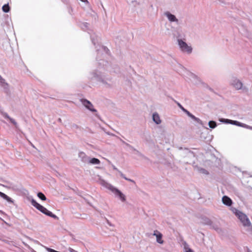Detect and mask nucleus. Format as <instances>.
Here are the masks:
<instances>
[{
    "label": "nucleus",
    "mask_w": 252,
    "mask_h": 252,
    "mask_svg": "<svg viewBox=\"0 0 252 252\" xmlns=\"http://www.w3.org/2000/svg\"><path fill=\"white\" fill-rule=\"evenodd\" d=\"M31 203L34 207L42 213L54 219L57 220L59 219V218L56 215L53 214L51 212L48 211L46 208L38 203L35 200L32 199L31 200Z\"/></svg>",
    "instance_id": "obj_1"
},
{
    "label": "nucleus",
    "mask_w": 252,
    "mask_h": 252,
    "mask_svg": "<svg viewBox=\"0 0 252 252\" xmlns=\"http://www.w3.org/2000/svg\"><path fill=\"white\" fill-rule=\"evenodd\" d=\"M237 215L238 216V218L242 222L244 226H250L251 225V223L248 218L247 216L242 213V212H239L237 213Z\"/></svg>",
    "instance_id": "obj_2"
},
{
    "label": "nucleus",
    "mask_w": 252,
    "mask_h": 252,
    "mask_svg": "<svg viewBox=\"0 0 252 252\" xmlns=\"http://www.w3.org/2000/svg\"><path fill=\"white\" fill-rule=\"evenodd\" d=\"M178 44L182 51L187 52L188 53H190L191 52L192 48L190 46H189L185 42L183 41L182 40L179 39Z\"/></svg>",
    "instance_id": "obj_3"
},
{
    "label": "nucleus",
    "mask_w": 252,
    "mask_h": 252,
    "mask_svg": "<svg viewBox=\"0 0 252 252\" xmlns=\"http://www.w3.org/2000/svg\"><path fill=\"white\" fill-rule=\"evenodd\" d=\"M110 189L116 195L119 196V198L122 201H125L126 197L124 194H123L118 189L112 187Z\"/></svg>",
    "instance_id": "obj_4"
},
{
    "label": "nucleus",
    "mask_w": 252,
    "mask_h": 252,
    "mask_svg": "<svg viewBox=\"0 0 252 252\" xmlns=\"http://www.w3.org/2000/svg\"><path fill=\"white\" fill-rule=\"evenodd\" d=\"M83 105L88 109L92 112H95L96 110L94 108L93 104L89 101L84 99L82 100Z\"/></svg>",
    "instance_id": "obj_5"
},
{
    "label": "nucleus",
    "mask_w": 252,
    "mask_h": 252,
    "mask_svg": "<svg viewBox=\"0 0 252 252\" xmlns=\"http://www.w3.org/2000/svg\"><path fill=\"white\" fill-rule=\"evenodd\" d=\"M153 235L156 236L157 241L159 244H163V241L162 239V235L158 230L154 231Z\"/></svg>",
    "instance_id": "obj_6"
},
{
    "label": "nucleus",
    "mask_w": 252,
    "mask_h": 252,
    "mask_svg": "<svg viewBox=\"0 0 252 252\" xmlns=\"http://www.w3.org/2000/svg\"><path fill=\"white\" fill-rule=\"evenodd\" d=\"M220 121L221 122H225L226 123L235 125H236L238 126H242V124H241V123H240L238 121H233V120H228V119H221Z\"/></svg>",
    "instance_id": "obj_7"
},
{
    "label": "nucleus",
    "mask_w": 252,
    "mask_h": 252,
    "mask_svg": "<svg viewBox=\"0 0 252 252\" xmlns=\"http://www.w3.org/2000/svg\"><path fill=\"white\" fill-rule=\"evenodd\" d=\"M222 202L224 204L227 206H231L232 204V200L227 196H224L222 198Z\"/></svg>",
    "instance_id": "obj_8"
},
{
    "label": "nucleus",
    "mask_w": 252,
    "mask_h": 252,
    "mask_svg": "<svg viewBox=\"0 0 252 252\" xmlns=\"http://www.w3.org/2000/svg\"><path fill=\"white\" fill-rule=\"evenodd\" d=\"M0 196L8 202L13 203V201L10 197L1 191H0Z\"/></svg>",
    "instance_id": "obj_9"
},
{
    "label": "nucleus",
    "mask_w": 252,
    "mask_h": 252,
    "mask_svg": "<svg viewBox=\"0 0 252 252\" xmlns=\"http://www.w3.org/2000/svg\"><path fill=\"white\" fill-rule=\"evenodd\" d=\"M79 157L81 158V160L84 162H87L88 160V157L84 152H80Z\"/></svg>",
    "instance_id": "obj_10"
},
{
    "label": "nucleus",
    "mask_w": 252,
    "mask_h": 252,
    "mask_svg": "<svg viewBox=\"0 0 252 252\" xmlns=\"http://www.w3.org/2000/svg\"><path fill=\"white\" fill-rule=\"evenodd\" d=\"M153 121L157 124H159L161 123L159 115L157 113H154L153 115Z\"/></svg>",
    "instance_id": "obj_11"
},
{
    "label": "nucleus",
    "mask_w": 252,
    "mask_h": 252,
    "mask_svg": "<svg viewBox=\"0 0 252 252\" xmlns=\"http://www.w3.org/2000/svg\"><path fill=\"white\" fill-rule=\"evenodd\" d=\"M232 85L237 90L240 89L242 87V83L238 80L234 81Z\"/></svg>",
    "instance_id": "obj_12"
},
{
    "label": "nucleus",
    "mask_w": 252,
    "mask_h": 252,
    "mask_svg": "<svg viewBox=\"0 0 252 252\" xmlns=\"http://www.w3.org/2000/svg\"><path fill=\"white\" fill-rule=\"evenodd\" d=\"M166 15L170 21H171V22H174V21L177 22L178 21V19H176V17L174 15H173L171 13H167L166 14Z\"/></svg>",
    "instance_id": "obj_13"
},
{
    "label": "nucleus",
    "mask_w": 252,
    "mask_h": 252,
    "mask_svg": "<svg viewBox=\"0 0 252 252\" xmlns=\"http://www.w3.org/2000/svg\"><path fill=\"white\" fill-rule=\"evenodd\" d=\"M89 163L91 164H99L100 163V161L98 159L96 158H92L89 160Z\"/></svg>",
    "instance_id": "obj_14"
},
{
    "label": "nucleus",
    "mask_w": 252,
    "mask_h": 252,
    "mask_svg": "<svg viewBox=\"0 0 252 252\" xmlns=\"http://www.w3.org/2000/svg\"><path fill=\"white\" fill-rule=\"evenodd\" d=\"M37 196L41 199L42 200L45 201L46 200V197L43 193L42 192H38L37 193Z\"/></svg>",
    "instance_id": "obj_15"
},
{
    "label": "nucleus",
    "mask_w": 252,
    "mask_h": 252,
    "mask_svg": "<svg viewBox=\"0 0 252 252\" xmlns=\"http://www.w3.org/2000/svg\"><path fill=\"white\" fill-rule=\"evenodd\" d=\"M2 10L4 12H8L9 10H10V7H9V6L8 4H4L3 6H2Z\"/></svg>",
    "instance_id": "obj_16"
},
{
    "label": "nucleus",
    "mask_w": 252,
    "mask_h": 252,
    "mask_svg": "<svg viewBox=\"0 0 252 252\" xmlns=\"http://www.w3.org/2000/svg\"><path fill=\"white\" fill-rule=\"evenodd\" d=\"M209 126L210 127L214 128L217 126V124L215 121H211L209 122Z\"/></svg>",
    "instance_id": "obj_17"
},
{
    "label": "nucleus",
    "mask_w": 252,
    "mask_h": 252,
    "mask_svg": "<svg viewBox=\"0 0 252 252\" xmlns=\"http://www.w3.org/2000/svg\"><path fill=\"white\" fill-rule=\"evenodd\" d=\"M189 117L191 118L192 119H196V118L192 114H191L189 111V112H187V114Z\"/></svg>",
    "instance_id": "obj_18"
},
{
    "label": "nucleus",
    "mask_w": 252,
    "mask_h": 252,
    "mask_svg": "<svg viewBox=\"0 0 252 252\" xmlns=\"http://www.w3.org/2000/svg\"><path fill=\"white\" fill-rule=\"evenodd\" d=\"M47 250L49 252H60L51 248H47Z\"/></svg>",
    "instance_id": "obj_19"
},
{
    "label": "nucleus",
    "mask_w": 252,
    "mask_h": 252,
    "mask_svg": "<svg viewBox=\"0 0 252 252\" xmlns=\"http://www.w3.org/2000/svg\"><path fill=\"white\" fill-rule=\"evenodd\" d=\"M185 248L186 250V252H193L192 250L189 248H188L186 246L185 247Z\"/></svg>",
    "instance_id": "obj_20"
},
{
    "label": "nucleus",
    "mask_w": 252,
    "mask_h": 252,
    "mask_svg": "<svg viewBox=\"0 0 252 252\" xmlns=\"http://www.w3.org/2000/svg\"><path fill=\"white\" fill-rule=\"evenodd\" d=\"M10 121L11 122V123H12L13 124H14V125H16L17 124L16 122H15V121L12 119V118H10L9 119Z\"/></svg>",
    "instance_id": "obj_21"
},
{
    "label": "nucleus",
    "mask_w": 252,
    "mask_h": 252,
    "mask_svg": "<svg viewBox=\"0 0 252 252\" xmlns=\"http://www.w3.org/2000/svg\"><path fill=\"white\" fill-rule=\"evenodd\" d=\"M121 176H122L124 179H126V180L132 182H134L133 180H131V179H127V178H126V177H125L123 174H122Z\"/></svg>",
    "instance_id": "obj_22"
},
{
    "label": "nucleus",
    "mask_w": 252,
    "mask_h": 252,
    "mask_svg": "<svg viewBox=\"0 0 252 252\" xmlns=\"http://www.w3.org/2000/svg\"><path fill=\"white\" fill-rule=\"evenodd\" d=\"M69 252H77V251H75L74 250H73V249H72L71 248H69Z\"/></svg>",
    "instance_id": "obj_23"
},
{
    "label": "nucleus",
    "mask_w": 252,
    "mask_h": 252,
    "mask_svg": "<svg viewBox=\"0 0 252 252\" xmlns=\"http://www.w3.org/2000/svg\"><path fill=\"white\" fill-rule=\"evenodd\" d=\"M81 1L82 2H84L86 3L87 4H89V2L88 1V0H81Z\"/></svg>",
    "instance_id": "obj_24"
},
{
    "label": "nucleus",
    "mask_w": 252,
    "mask_h": 252,
    "mask_svg": "<svg viewBox=\"0 0 252 252\" xmlns=\"http://www.w3.org/2000/svg\"><path fill=\"white\" fill-rule=\"evenodd\" d=\"M178 105L183 110V108H184L180 103H178Z\"/></svg>",
    "instance_id": "obj_25"
},
{
    "label": "nucleus",
    "mask_w": 252,
    "mask_h": 252,
    "mask_svg": "<svg viewBox=\"0 0 252 252\" xmlns=\"http://www.w3.org/2000/svg\"><path fill=\"white\" fill-rule=\"evenodd\" d=\"M4 117H5V118H7V119H8L9 120L11 118H10V117L8 116V115H7V114H5V115H4Z\"/></svg>",
    "instance_id": "obj_26"
},
{
    "label": "nucleus",
    "mask_w": 252,
    "mask_h": 252,
    "mask_svg": "<svg viewBox=\"0 0 252 252\" xmlns=\"http://www.w3.org/2000/svg\"><path fill=\"white\" fill-rule=\"evenodd\" d=\"M183 111H184L186 114H187V112H189L188 110H187L185 108H183Z\"/></svg>",
    "instance_id": "obj_27"
}]
</instances>
